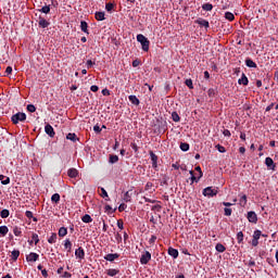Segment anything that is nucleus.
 I'll return each instance as SVG.
<instances>
[{
  "mask_svg": "<svg viewBox=\"0 0 278 278\" xmlns=\"http://www.w3.org/2000/svg\"><path fill=\"white\" fill-rule=\"evenodd\" d=\"M195 23L201 27H210V22H207V20L199 18Z\"/></svg>",
  "mask_w": 278,
  "mask_h": 278,
  "instance_id": "2eb2a0df",
  "label": "nucleus"
},
{
  "mask_svg": "<svg viewBox=\"0 0 278 278\" xmlns=\"http://www.w3.org/2000/svg\"><path fill=\"white\" fill-rule=\"evenodd\" d=\"M238 84L240 86H249V78L245 74H242L241 78H239Z\"/></svg>",
  "mask_w": 278,
  "mask_h": 278,
  "instance_id": "1a4fd4ad",
  "label": "nucleus"
},
{
  "mask_svg": "<svg viewBox=\"0 0 278 278\" xmlns=\"http://www.w3.org/2000/svg\"><path fill=\"white\" fill-rule=\"evenodd\" d=\"M118 257H121V254H118V253L106 254V255L104 256V260H105L106 262H114V260H118Z\"/></svg>",
  "mask_w": 278,
  "mask_h": 278,
  "instance_id": "39448f33",
  "label": "nucleus"
},
{
  "mask_svg": "<svg viewBox=\"0 0 278 278\" xmlns=\"http://www.w3.org/2000/svg\"><path fill=\"white\" fill-rule=\"evenodd\" d=\"M213 8L214 7L211 3H205L202 5V10H204L205 12H212Z\"/></svg>",
  "mask_w": 278,
  "mask_h": 278,
  "instance_id": "cd10ccee",
  "label": "nucleus"
},
{
  "mask_svg": "<svg viewBox=\"0 0 278 278\" xmlns=\"http://www.w3.org/2000/svg\"><path fill=\"white\" fill-rule=\"evenodd\" d=\"M27 110H28V112L34 113V112H36V106L34 104H28Z\"/></svg>",
  "mask_w": 278,
  "mask_h": 278,
  "instance_id": "3c124183",
  "label": "nucleus"
},
{
  "mask_svg": "<svg viewBox=\"0 0 278 278\" xmlns=\"http://www.w3.org/2000/svg\"><path fill=\"white\" fill-rule=\"evenodd\" d=\"M31 238H33L35 244H38V242H40V239L38 238L37 233H33Z\"/></svg>",
  "mask_w": 278,
  "mask_h": 278,
  "instance_id": "603ef678",
  "label": "nucleus"
},
{
  "mask_svg": "<svg viewBox=\"0 0 278 278\" xmlns=\"http://www.w3.org/2000/svg\"><path fill=\"white\" fill-rule=\"evenodd\" d=\"M13 233H14V236H21V233H22L21 228H18V226H15L13 228Z\"/></svg>",
  "mask_w": 278,
  "mask_h": 278,
  "instance_id": "49530a36",
  "label": "nucleus"
},
{
  "mask_svg": "<svg viewBox=\"0 0 278 278\" xmlns=\"http://www.w3.org/2000/svg\"><path fill=\"white\" fill-rule=\"evenodd\" d=\"M66 233H68V230H67L66 228L61 227V228L59 229V236H60V238H64V236H66Z\"/></svg>",
  "mask_w": 278,
  "mask_h": 278,
  "instance_id": "c85d7f7f",
  "label": "nucleus"
},
{
  "mask_svg": "<svg viewBox=\"0 0 278 278\" xmlns=\"http://www.w3.org/2000/svg\"><path fill=\"white\" fill-rule=\"evenodd\" d=\"M72 247H73V243H71V240L66 239L64 243V248L67 249V253H71Z\"/></svg>",
  "mask_w": 278,
  "mask_h": 278,
  "instance_id": "72a5a7b5",
  "label": "nucleus"
},
{
  "mask_svg": "<svg viewBox=\"0 0 278 278\" xmlns=\"http://www.w3.org/2000/svg\"><path fill=\"white\" fill-rule=\"evenodd\" d=\"M217 149V151H219V153H225L227 150L225 149V147L220 146V144H217L215 147Z\"/></svg>",
  "mask_w": 278,
  "mask_h": 278,
  "instance_id": "8fccbe9b",
  "label": "nucleus"
},
{
  "mask_svg": "<svg viewBox=\"0 0 278 278\" xmlns=\"http://www.w3.org/2000/svg\"><path fill=\"white\" fill-rule=\"evenodd\" d=\"M237 240H238L239 244H240V242H242V240H244V233H242V231H239L237 233Z\"/></svg>",
  "mask_w": 278,
  "mask_h": 278,
  "instance_id": "37998d69",
  "label": "nucleus"
},
{
  "mask_svg": "<svg viewBox=\"0 0 278 278\" xmlns=\"http://www.w3.org/2000/svg\"><path fill=\"white\" fill-rule=\"evenodd\" d=\"M130 147H131L132 150H135L136 152H138V144L131 143Z\"/></svg>",
  "mask_w": 278,
  "mask_h": 278,
  "instance_id": "338daca9",
  "label": "nucleus"
},
{
  "mask_svg": "<svg viewBox=\"0 0 278 278\" xmlns=\"http://www.w3.org/2000/svg\"><path fill=\"white\" fill-rule=\"evenodd\" d=\"M91 66H94V62L92 60L87 61V68H91Z\"/></svg>",
  "mask_w": 278,
  "mask_h": 278,
  "instance_id": "13d9d810",
  "label": "nucleus"
},
{
  "mask_svg": "<svg viewBox=\"0 0 278 278\" xmlns=\"http://www.w3.org/2000/svg\"><path fill=\"white\" fill-rule=\"evenodd\" d=\"M8 231H10V229H8V226H0V233L2 236H8Z\"/></svg>",
  "mask_w": 278,
  "mask_h": 278,
  "instance_id": "c9c22d12",
  "label": "nucleus"
},
{
  "mask_svg": "<svg viewBox=\"0 0 278 278\" xmlns=\"http://www.w3.org/2000/svg\"><path fill=\"white\" fill-rule=\"evenodd\" d=\"M91 92H99V86L92 85L90 87Z\"/></svg>",
  "mask_w": 278,
  "mask_h": 278,
  "instance_id": "6e6d98bb",
  "label": "nucleus"
},
{
  "mask_svg": "<svg viewBox=\"0 0 278 278\" xmlns=\"http://www.w3.org/2000/svg\"><path fill=\"white\" fill-rule=\"evenodd\" d=\"M218 194V190L212 189V187H207L203 190L204 197H216Z\"/></svg>",
  "mask_w": 278,
  "mask_h": 278,
  "instance_id": "7ed1b4c3",
  "label": "nucleus"
},
{
  "mask_svg": "<svg viewBox=\"0 0 278 278\" xmlns=\"http://www.w3.org/2000/svg\"><path fill=\"white\" fill-rule=\"evenodd\" d=\"M248 220L249 223H257V214L255 212L251 211L248 213Z\"/></svg>",
  "mask_w": 278,
  "mask_h": 278,
  "instance_id": "0eeeda50",
  "label": "nucleus"
},
{
  "mask_svg": "<svg viewBox=\"0 0 278 278\" xmlns=\"http://www.w3.org/2000/svg\"><path fill=\"white\" fill-rule=\"evenodd\" d=\"M172 118H173L174 123H179V121H181V118L179 117V114H177V112L172 113Z\"/></svg>",
  "mask_w": 278,
  "mask_h": 278,
  "instance_id": "4c0bfd02",
  "label": "nucleus"
},
{
  "mask_svg": "<svg viewBox=\"0 0 278 278\" xmlns=\"http://www.w3.org/2000/svg\"><path fill=\"white\" fill-rule=\"evenodd\" d=\"M126 208H127V204H125V203H122V204L118 206L119 212H125Z\"/></svg>",
  "mask_w": 278,
  "mask_h": 278,
  "instance_id": "5fc2aeb1",
  "label": "nucleus"
},
{
  "mask_svg": "<svg viewBox=\"0 0 278 278\" xmlns=\"http://www.w3.org/2000/svg\"><path fill=\"white\" fill-rule=\"evenodd\" d=\"M180 149L181 151H190V144H188L187 142H181Z\"/></svg>",
  "mask_w": 278,
  "mask_h": 278,
  "instance_id": "e433bc0d",
  "label": "nucleus"
},
{
  "mask_svg": "<svg viewBox=\"0 0 278 278\" xmlns=\"http://www.w3.org/2000/svg\"><path fill=\"white\" fill-rule=\"evenodd\" d=\"M131 191H127L125 194H124V201L126 203H129V201H131Z\"/></svg>",
  "mask_w": 278,
  "mask_h": 278,
  "instance_id": "ea45409f",
  "label": "nucleus"
},
{
  "mask_svg": "<svg viewBox=\"0 0 278 278\" xmlns=\"http://www.w3.org/2000/svg\"><path fill=\"white\" fill-rule=\"evenodd\" d=\"M101 192L102 199H105V201H110V195H108V191L105 190V188H101Z\"/></svg>",
  "mask_w": 278,
  "mask_h": 278,
  "instance_id": "c756f323",
  "label": "nucleus"
},
{
  "mask_svg": "<svg viewBox=\"0 0 278 278\" xmlns=\"http://www.w3.org/2000/svg\"><path fill=\"white\" fill-rule=\"evenodd\" d=\"M45 131L48 136H50V138H53L55 136V131L53 130V126H51L50 124L46 125Z\"/></svg>",
  "mask_w": 278,
  "mask_h": 278,
  "instance_id": "423d86ee",
  "label": "nucleus"
},
{
  "mask_svg": "<svg viewBox=\"0 0 278 278\" xmlns=\"http://www.w3.org/2000/svg\"><path fill=\"white\" fill-rule=\"evenodd\" d=\"M0 181L2 186H8L10 184V177H5L3 175H0Z\"/></svg>",
  "mask_w": 278,
  "mask_h": 278,
  "instance_id": "412c9836",
  "label": "nucleus"
},
{
  "mask_svg": "<svg viewBox=\"0 0 278 278\" xmlns=\"http://www.w3.org/2000/svg\"><path fill=\"white\" fill-rule=\"evenodd\" d=\"M58 240V233L52 232L50 238L48 239L49 244H55V241Z\"/></svg>",
  "mask_w": 278,
  "mask_h": 278,
  "instance_id": "a211bd4d",
  "label": "nucleus"
},
{
  "mask_svg": "<svg viewBox=\"0 0 278 278\" xmlns=\"http://www.w3.org/2000/svg\"><path fill=\"white\" fill-rule=\"evenodd\" d=\"M225 18H226L227 21H233V20L236 18V16H235L233 13H231V12H226V13H225Z\"/></svg>",
  "mask_w": 278,
  "mask_h": 278,
  "instance_id": "f704fd0d",
  "label": "nucleus"
},
{
  "mask_svg": "<svg viewBox=\"0 0 278 278\" xmlns=\"http://www.w3.org/2000/svg\"><path fill=\"white\" fill-rule=\"evenodd\" d=\"M119 270L118 269H108L106 274L109 277H116L118 275Z\"/></svg>",
  "mask_w": 278,
  "mask_h": 278,
  "instance_id": "393cba45",
  "label": "nucleus"
},
{
  "mask_svg": "<svg viewBox=\"0 0 278 278\" xmlns=\"http://www.w3.org/2000/svg\"><path fill=\"white\" fill-rule=\"evenodd\" d=\"M5 75H12V66L7 67Z\"/></svg>",
  "mask_w": 278,
  "mask_h": 278,
  "instance_id": "052dcab7",
  "label": "nucleus"
},
{
  "mask_svg": "<svg viewBox=\"0 0 278 278\" xmlns=\"http://www.w3.org/2000/svg\"><path fill=\"white\" fill-rule=\"evenodd\" d=\"M52 203H60V193H54L51 197Z\"/></svg>",
  "mask_w": 278,
  "mask_h": 278,
  "instance_id": "2f4dec72",
  "label": "nucleus"
},
{
  "mask_svg": "<svg viewBox=\"0 0 278 278\" xmlns=\"http://www.w3.org/2000/svg\"><path fill=\"white\" fill-rule=\"evenodd\" d=\"M168 255L174 257V260H177V257H179V251H177V249L169 248L168 249Z\"/></svg>",
  "mask_w": 278,
  "mask_h": 278,
  "instance_id": "f8f14e48",
  "label": "nucleus"
},
{
  "mask_svg": "<svg viewBox=\"0 0 278 278\" xmlns=\"http://www.w3.org/2000/svg\"><path fill=\"white\" fill-rule=\"evenodd\" d=\"M240 205H242V207H244V205H247V194H243L240 199Z\"/></svg>",
  "mask_w": 278,
  "mask_h": 278,
  "instance_id": "a18cd8bd",
  "label": "nucleus"
},
{
  "mask_svg": "<svg viewBox=\"0 0 278 278\" xmlns=\"http://www.w3.org/2000/svg\"><path fill=\"white\" fill-rule=\"evenodd\" d=\"M102 94H103V97H110V90L103 89Z\"/></svg>",
  "mask_w": 278,
  "mask_h": 278,
  "instance_id": "680f3d73",
  "label": "nucleus"
},
{
  "mask_svg": "<svg viewBox=\"0 0 278 278\" xmlns=\"http://www.w3.org/2000/svg\"><path fill=\"white\" fill-rule=\"evenodd\" d=\"M185 84L190 90L194 89V86L192 85V79H186Z\"/></svg>",
  "mask_w": 278,
  "mask_h": 278,
  "instance_id": "79ce46f5",
  "label": "nucleus"
},
{
  "mask_svg": "<svg viewBox=\"0 0 278 278\" xmlns=\"http://www.w3.org/2000/svg\"><path fill=\"white\" fill-rule=\"evenodd\" d=\"M207 94H208V97H214V94H216V92L214 91V89H208Z\"/></svg>",
  "mask_w": 278,
  "mask_h": 278,
  "instance_id": "e2e57ef3",
  "label": "nucleus"
},
{
  "mask_svg": "<svg viewBox=\"0 0 278 278\" xmlns=\"http://www.w3.org/2000/svg\"><path fill=\"white\" fill-rule=\"evenodd\" d=\"M260 244L258 239H253L252 240V247H257Z\"/></svg>",
  "mask_w": 278,
  "mask_h": 278,
  "instance_id": "0e129e2a",
  "label": "nucleus"
},
{
  "mask_svg": "<svg viewBox=\"0 0 278 278\" xmlns=\"http://www.w3.org/2000/svg\"><path fill=\"white\" fill-rule=\"evenodd\" d=\"M109 162L110 164H116L118 162V155H110Z\"/></svg>",
  "mask_w": 278,
  "mask_h": 278,
  "instance_id": "58836bf2",
  "label": "nucleus"
},
{
  "mask_svg": "<svg viewBox=\"0 0 278 278\" xmlns=\"http://www.w3.org/2000/svg\"><path fill=\"white\" fill-rule=\"evenodd\" d=\"M141 264H149L151 262V254L147 251L140 258Z\"/></svg>",
  "mask_w": 278,
  "mask_h": 278,
  "instance_id": "20e7f679",
  "label": "nucleus"
},
{
  "mask_svg": "<svg viewBox=\"0 0 278 278\" xmlns=\"http://www.w3.org/2000/svg\"><path fill=\"white\" fill-rule=\"evenodd\" d=\"M137 40L140 42L141 47H142V51H149V47L151 45V42L149 41V39L147 37H144V35L139 34L137 35Z\"/></svg>",
  "mask_w": 278,
  "mask_h": 278,
  "instance_id": "f257e3e1",
  "label": "nucleus"
},
{
  "mask_svg": "<svg viewBox=\"0 0 278 278\" xmlns=\"http://www.w3.org/2000/svg\"><path fill=\"white\" fill-rule=\"evenodd\" d=\"M66 139H67V140H71L72 142H77V140H79V139L77 138V135H75V134H73V132L67 134Z\"/></svg>",
  "mask_w": 278,
  "mask_h": 278,
  "instance_id": "aec40b11",
  "label": "nucleus"
},
{
  "mask_svg": "<svg viewBox=\"0 0 278 278\" xmlns=\"http://www.w3.org/2000/svg\"><path fill=\"white\" fill-rule=\"evenodd\" d=\"M189 173L191 175V184H194V181H199V178L197 179L193 170H190Z\"/></svg>",
  "mask_w": 278,
  "mask_h": 278,
  "instance_id": "09e8293b",
  "label": "nucleus"
},
{
  "mask_svg": "<svg viewBox=\"0 0 278 278\" xmlns=\"http://www.w3.org/2000/svg\"><path fill=\"white\" fill-rule=\"evenodd\" d=\"M261 237H262V230H255L253 233V239L260 240Z\"/></svg>",
  "mask_w": 278,
  "mask_h": 278,
  "instance_id": "a19ab883",
  "label": "nucleus"
},
{
  "mask_svg": "<svg viewBox=\"0 0 278 278\" xmlns=\"http://www.w3.org/2000/svg\"><path fill=\"white\" fill-rule=\"evenodd\" d=\"M265 164H266L267 168L275 170V161H273L270 157L265 159Z\"/></svg>",
  "mask_w": 278,
  "mask_h": 278,
  "instance_id": "9b49d317",
  "label": "nucleus"
},
{
  "mask_svg": "<svg viewBox=\"0 0 278 278\" xmlns=\"http://www.w3.org/2000/svg\"><path fill=\"white\" fill-rule=\"evenodd\" d=\"M75 255L76 257H78L79 260H84V257H86V252H84V250L81 248H78L75 251Z\"/></svg>",
  "mask_w": 278,
  "mask_h": 278,
  "instance_id": "ddd939ff",
  "label": "nucleus"
},
{
  "mask_svg": "<svg viewBox=\"0 0 278 278\" xmlns=\"http://www.w3.org/2000/svg\"><path fill=\"white\" fill-rule=\"evenodd\" d=\"M128 99H129L130 103H132V105H140V100L138 99V97L129 96Z\"/></svg>",
  "mask_w": 278,
  "mask_h": 278,
  "instance_id": "f3484780",
  "label": "nucleus"
},
{
  "mask_svg": "<svg viewBox=\"0 0 278 278\" xmlns=\"http://www.w3.org/2000/svg\"><path fill=\"white\" fill-rule=\"evenodd\" d=\"M150 157L152 160L153 168H157V155H155V153H153V151H150Z\"/></svg>",
  "mask_w": 278,
  "mask_h": 278,
  "instance_id": "4468645a",
  "label": "nucleus"
},
{
  "mask_svg": "<svg viewBox=\"0 0 278 278\" xmlns=\"http://www.w3.org/2000/svg\"><path fill=\"white\" fill-rule=\"evenodd\" d=\"M105 10H106V12H112V10H114V4L113 3H106Z\"/></svg>",
  "mask_w": 278,
  "mask_h": 278,
  "instance_id": "de8ad7c7",
  "label": "nucleus"
},
{
  "mask_svg": "<svg viewBox=\"0 0 278 278\" xmlns=\"http://www.w3.org/2000/svg\"><path fill=\"white\" fill-rule=\"evenodd\" d=\"M83 223H92V217L89 214H86L81 217Z\"/></svg>",
  "mask_w": 278,
  "mask_h": 278,
  "instance_id": "7c9ffc66",
  "label": "nucleus"
},
{
  "mask_svg": "<svg viewBox=\"0 0 278 278\" xmlns=\"http://www.w3.org/2000/svg\"><path fill=\"white\" fill-rule=\"evenodd\" d=\"M223 135L229 138L231 136V131H229V129H225Z\"/></svg>",
  "mask_w": 278,
  "mask_h": 278,
  "instance_id": "bf43d9fd",
  "label": "nucleus"
},
{
  "mask_svg": "<svg viewBox=\"0 0 278 278\" xmlns=\"http://www.w3.org/2000/svg\"><path fill=\"white\" fill-rule=\"evenodd\" d=\"M80 29L81 31H84L85 34H88V23L86 22H80Z\"/></svg>",
  "mask_w": 278,
  "mask_h": 278,
  "instance_id": "bb28decb",
  "label": "nucleus"
},
{
  "mask_svg": "<svg viewBox=\"0 0 278 278\" xmlns=\"http://www.w3.org/2000/svg\"><path fill=\"white\" fill-rule=\"evenodd\" d=\"M67 175L71 177V179H76V177L79 176V172L76 168H70L67 170Z\"/></svg>",
  "mask_w": 278,
  "mask_h": 278,
  "instance_id": "6e6552de",
  "label": "nucleus"
},
{
  "mask_svg": "<svg viewBox=\"0 0 278 278\" xmlns=\"http://www.w3.org/2000/svg\"><path fill=\"white\" fill-rule=\"evenodd\" d=\"M11 255H12V260H14V262H16L18 260V256L21 255V251L18 250H13L11 252Z\"/></svg>",
  "mask_w": 278,
  "mask_h": 278,
  "instance_id": "5701e85b",
  "label": "nucleus"
},
{
  "mask_svg": "<svg viewBox=\"0 0 278 278\" xmlns=\"http://www.w3.org/2000/svg\"><path fill=\"white\" fill-rule=\"evenodd\" d=\"M97 21H105V12H96Z\"/></svg>",
  "mask_w": 278,
  "mask_h": 278,
  "instance_id": "4be33fe9",
  "label": "nucleus"
},
{
  "mask_svg": "<svg viewBox=\"0 0 278 278\" xmlns=\"http://www.w3.org/2000/svg\"><path fill=\"white\" fill-rule=\"evenodd\" d=\"M224 212H225V216H231V208H229V207H226V208H224Z\"/></svg>",
  "mask_w": 278,
  "mask_h": 278,
  "instance_id": "864d4df0",
  "label": "nucleus"
},
{
  "mask_svg": "<svg viewBox=\"0 0 278 278\" xmlns=\"http://www.w3.org/2000/svg\"><path fill=\"white\" fill-rule=\"evenodd\" d=\"M215 249L218 253H225V251L227 250L222 243H217Z\"/></svg>",
  "mask_w": 278,
  "mask_h": 278,
  "instance_id": "b1692460",
  "label": "nucleus"
},
{
  "mask_svg": "<svg viewBox=\"0 0 278 278\" xmlns=\"http://www.w3.org/2000/svg\"><path fill=\"white\" fill-rule=\"evenodd\" d=\"M132 66L136 68L137 66H140V62L138 60L132 61Z\"/></svg>",
  "mask_w": 278,
  "mask_h": 278,
  "instance_id": "69168bd1",
  "label": "nucleus"
},
{
  "mask_svg": "<svg viewBox=\"0 0 278 278\" xmlns=\"http://www.w3.org/2000/svg\"><path fill=\"white\" fill-rule=\"evenodd\" d=\"M245 66H248V68H257V64L251 59L245 60Z\"/></svg>",
  "mask_w": 278,
  "mask_h": 278,
  "instance_id": "dca6fc26",
  "label": "nucleus"
},
{
  "mask_svg": "<svg viewBox=\"0 0 278 278\" xmlns=\"http://www.w3.org/2000/svg\"><path fill=\"white\" fill-rule=\"evenodd\" d=\"M93 131H96V134H101V127L99 125L93 126Z\"/></svg>",
  "mask_w": 278,
  "mask_h": 278,
  "instance_id": "4d7b16f0",
  "label": "nucleus"
},
{
  "mask_svg": "<svg viewBox=\"0 0 278 278\" xmlns=\"http://www.w3.org/2000/svg\"><path fill=\"white\" fill-rule=\"evenodd\" d=\"M25 216L26 218H33L34 223H38V218L34 217V213H31V211H26Z\"/></svg>",
  "mask_w": 278,
  "mask_h": 278,
  "instance_id": "a878e982",
  "label": "nucleus"
},
{
  "mask_svg": "<svg viewBox=\"0 0 278 278\" xmlns=\"http://www.w3.org/2000/svg\"><path fill=\"white\" fill-rule=\"evenodd\" d=\"M1 218H8L10 216V211L8 208H4L0 212Z\"/></svg>",
  "mask_w": 278,
  "mask_h": 278,
  "instance_id": "473e14b6",
  "label": "nucleus"
},
{
  "mask_svg": "<svg viewBox=\"0 0 278 278\" xmlns=\"http://www.w3.org/2000/svg\"><path fill=\"white\" fill-rule=\"evenodd\" d=\"M117 227L118 229H123V222L121 219L117 220Z\"/></svg>",
  "mask_w": 278,
  "mask_h": 278,
  "instance_id": "774afa93",
  "label": "nucleus"
},
{
  "mask_svg": "<svg viewBox=\"0 0 278 278\" xmlns=\"http://www.w3.org/2000/svg\"><path fill=\"white\" fill-rule=\"evenodd\" d=\"M38 257H40L37 253H29L28 256H26L27 262H38Z\"/></svg>",
  "mask_w": 278,
  "mask_h": 278,
  "instance_id": "9d476101",
  "label": "nucleus"
},
{
  "mask_svg": "<svg viewBox=\"0 0 278 278\" xmlns=\"http://www.w3.org/2000/svg\"><path fill=\"white\" fill-rule=\"evenodd\" d=\"M11 121L14 125H18V123H23L27 121V115L25 113H16L11 117Z\"/></svg>",
  "mask_w": 278,
  "mask_h": 278,
  "instance_id": "f03ea898",
  "label": "nucleus"
},
{
  "mask_svg": "<svg viewBox=\"0 0 278 278\" xmlns=\"http://www.w3.org/2000/svg\"><path fill=\"white\" fill-rule=\"evenodd\" d=\"M39 27H42V29L49 27V22H47V20L40 17L39 18Z\"/></svg>",
  "mask_w": 278,
  "mask_h": 278,
  "instance_id": "6ab92c4d",
  "label": "nucleus"
},
{
  "mask_svg": "<svg viewBox=\"0 0 278 278\" xmlns=\"http://www.w3.org/2000/svg\"><path fill=\"white\" fill-rule=\"evenodd\" d=\"M40 12L43 14H49V12H51V8L49 5L42 7Z\"/></svg>",
  "mask_w": 278,
  "mask_h": 278,
  "instance_id": "c03bdc74",
  "label": "nucleus"
}]
</instances>
